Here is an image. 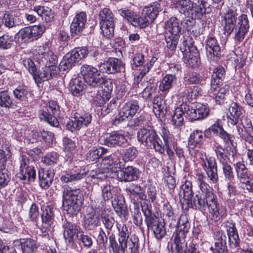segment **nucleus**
<instances>
[{"mask_svg": "<svg viewBox=\"0 0 253 253\" xmlns=\"http://www.w3.org/2000/svg\"><path fill=\"white\" fill-rule=\"evenodd\" d=\"M226 231L228 237L224 232L219 233L220 236L215 242L214 247H210V249L213 253H228L227 238L230 248H235L239 246L240 240L235 227L234 226L227 227Z\"/></svg>", "mask_w": 253, "mask_h": 253, "instance_id": "nucleus-1", "label": "nucleus"}, {"mask_svg": "<svg viewBox=\"0 0 253 253\" xmlns=\"http://www.w3.org/2000/svg\"><path fill=\"white\" fill-rule=\"evenodd\" d=\"M137 138L138 141L144 146L153 148L156 152L161 154L165 153V144H163L161 139L154 130L141 128L137 132Z\"/></svg>", "mask_w": 253, "mask_h": 253, "instance_id": "nucleus-2", "label": "nucleus"}, {"mask_svg": "<svg viewBox=\"0 0 253 253\" xmlns=\"http://www.w3.org/2000/svg\"><path fill=\"white\" fill-rule=\"evenodd\" d=\"M137 138L138 141L144 146L153 148L156 152L161 154L165 153V144H163L161 139L154 130L141 128L137 132Z\"/></svg>", "mask_w": 253, "mask_h": 253, "instance_id": "nucleus-3", "label": "nucleus"}, {"mask_svg": "<svg viewBox=\"0 0 253 253\" xmlns=\"http://www.w3.org/2000/svg\"><path fill=\"white\" fill-rule=\"evenodd\" d=\"M79 189H72L65 187L63 193V207L64 210L70 214H77L81 210L82 200L79 199Z\"/></svg>", "mask_w": 253, "mask_h": 253, "instance_id": "nucleus-4", "label": "nucleus"}, {"mask_svg": "<svg viewBox=\"0 0 253 253\" xmlns=\"http://www.w3.org/2000/svg\"><path fill=\"white\" fill-rule=\"evenodd\" d=\"M165 29L166 46L171 50H173L176 47L178 34L181 30L179 20L175 17H171L166 23Z\"/></svg>", "mask_w": 253, "mask_h": 253, "instance_id": "nucleus-5", "label": "nucleus"}, {"mask_svg": "<svg viewBox=\"0 0 253 253\" xmlns=\"http://www.w3.org/2000/svg\"><path fill=\"white\" fill-rule=\"evenodd\" d=\"M81 74L84 81L91 88L99 87L103 82V78L100 71L91 65H83L81 67Z\"/></svg>", "mask_w": 253, "mask_h": 253, "instance_id": "nucleus-6", "label": "nucleus"}, {"mask_svg": "<svg viewBox=\"0 0 253 253\" xmlns=\"http://www.w3.org/2000/svg\"><path fill=\"white\" fill-rule=\"evenodd\" d=\"M45 27L42 25H34L22 28L17 34L19 43H26L38 40L45 32Z\"/></svg>", "mask_w": 253, "mask_h": 253, "instance_id": "nucleus-7", "label": "nucleus"}, {"mask_svg": "<svg viewBox=\"0 0 253 253\" xmlns=\"http://www.w3.org/2000/svg\"><path fill=\"white\" fill-rule=\"evenodd\" d=\"M180 49L185 62L191 67H194L197 64L199 52L197 48L193 45L191 38L184 37L180 46Z\"/></svg>", "mask_w": 253, "mask_h": 253, "instance_id": "nucleus-8", "label": "nucleus"}, {"mask_svg": "<svg viewBox=\"0 0 253 253\" xmlns=\"http://www.w3.org/2000/svg\"><path fill=\"white\" fill-rule=\"evenodd\" d=\"M100 28L102 34L107 38L113 36L114 32L115 17L111 10L105 8L99 12Z\"/></svg>", "mask_w": 253, "mask_h": 253, "instance_id": "nucleus-9", "label": "nucleus"}, {"mask_svg": "<svg viewBox=\"0 0 253 253\" xmlns=\"http://www.w3.org/2000/svg\"><path fill=\"white\" fill-rule=\"evenodd\" d=\"M88 54V50L85 47H78L67 53L60 63V69L65 71L74 66L76 63L84 58Z\"/></svg>", "mask_w": 253, "mask_h": 253, "instance_id": "nucleus-10", "label": "nucleus"}, {"mask_svg": "<svg viewBox=\"0 0 253 253\" xmlns=\"http://www.w3.org/2000/svg\"><path fill=\"white\" fill-rule=\"evenodd\" d=\"M216 195L212 190H205L204 192L199 191L196 192L195 197L192 199V206L194 205L196 209L201 211H205L208 208L209 203L214 199Z\"/></svg>", "mask_w": 253, "mask_h": 253, "instance_id": "nucleus-11", "label": "nucleus"}, {"mask_svg": "<svg viewBox=\"0 0 253 253\" xmlns=\"http://www.w3.org/2000/svg\"><path fill=\"white\" fill-rule=\"evenodd\" d=\"M59 107L54 101H50L46 106L45 110L41 111V119L43 118L51 126L57 127L59 122L56 116L59 114Z\"/></svg>", "mask_w": 253, "mask_h": 253, "instance_id": "nucleus-12", "label": "nucleus"}, {"mask_svg": "<svg viewBox=\"0 0 253 253\" xmlns=\"http://www.w3.org/2000/svg\"><path fill=\"white\" fill-rule=\"evenodd\" d=\"M100 70L108 74L124 72L125 71V64L120 59L111 57L105 63L101 64Z\"/></svg>", "mask_w": 253, "mask_h": 253, "instance_id": "nucleus-13", "label": "nucleus"}, {"mask_svg": "<svg viewBox=\"0 0 253 253\" xmlns=\"http://www.w3.org/2000/svg\"><path fill=\"white\" fill-rule=\"evenodd\" d=\"M92 117L89 114L82 116L77 115L67 122L66 128L71 131L78 130L82 127L87 126L90 123Z\"/></svg>", "mask_w": 253, "mask_h": 253, "instance_id": "nucleus-14", "label": "nucleus"}, {"mask_svg": "<svg viewBox=\"0 0 253 253\" xmlns=\"http://www.w3.org/2000/svg\"><path fill=\"white\" fill-rule=\"evenodd\" d=\"M101 85V90L98 92L94 98V101L96 105L101 106L104 105L106 101H108L111 96L113 90V84L111 80H104Z\"/></svg>", "mask_w": 253, "mask_h": 253, "instance_id": "nucleus-15", "label": "nucleus"}, {"mask_svg": "<svg viewBox=\"0 0 253 253\" xmlns=\"http://www.w3.org/2000/svg\"><path fill=\"white\" fill-rule=\"evenodd\" d=\"M63 236L66 244L68 246L73 245L82 232L79 226L76 224L66 222L63 224Z\"/></svg>", "mask_w": 253, "mask_h": 253, "instance_id": "nucleus-16", "label": "nucleus"}, {"mask_svg": "<svg viewBox=\"0 0 253 253\" xmlns=\"http://www.w3.org/2000/svg\"><path fill=\"white\" fill-rule=\"evenodd\" d=\"M126 142L127 138L125 132L122 130L112 132L111 133L106 134L104 137V144L108 147L121 146L125 144Z\"/></svg>", "mask_w": 253, "mask_h": 253, "instance_id": "nucleus-17", "label": "nucleus"}, {"mask_svg": "<svg viewBox=\"0 0 253 253\" xmlns=\"http://www.w3.org/2000/svg\"><path fill=\"white\" fill-rule=\"evenodd\" d=\"M117 178L121 182H131L139 177V170L132 167L127 166L117 172Z\"/></svg>", "mask_w": 253, "mask_h": 253, "instance_id": "nucleus-18", "label": "nucleus"}, {"mask_svg": "<svg viewBox=\"0 0 253 253\" xmlns=\"http://www.w3.org/2000/svg\"><path fill=\"white\" fill-rule=\"evenodd\" d=\"M250 26L247 16L242 14L238 18V22L235 29V40L238 42H242L248 32Z\"/></svg>", "mask_w": 253, "mask_h": 253, "instance_id": "nucleus-19", "label": "nucleus"}, {"mask_svg": "<svg viewBox=\"0 0 253 253\" xmlns=\"http://www.w3.org/2000/svg\"><path fill=\"white\" fill-rule=\"evenodd\" d=\"M219 85H211L210 94L215 98L216 103L220 105L224 103L226 96L229 91V86L225 84L219 88Z\"/></svg>", "mask_w": 253, "mask_h": 253, "instance_id": "nucleus-20", "label": "nucleus"}, {"mask_svg": "<svg viewBox=\"0 0 253 253\" xmlns=\"http://www.w3.org/2000/svg\"><path fill=\"white\" fill-rule=\"evenodd\" d=\"M188 232L177 229L173 233L174 247L173 251L174 253H182L185 247H186L185 238Z\"/></svg>", "mask_w": 253, "mask_h": 253, "instance_id": "nucleus-21", "label": "nucleus"}, {"mask_svg": "<svg viewBox=\"0 0 253 253\" xmlns=\"http://www.w3.org/2000/svg\"><path fill=\"white\" fill-rule=\"evenodd\" d=\"M218 135L226 145V150L228 155L231 156L234 161L237 155V150L236 146L233 143V136L228 134L224 129L219 132Z\"/></svg>", "mask_w": 253, "mask_h": 253, "instance_id": "nucleus-22", "label": "nucleus"}, {"mask_svg": "<svg viewBox=\"0 0 253 253\" xmlns=\"http://www.w3.org/2000/svg\"><path fill=\"white\" fill-rule=\"evenodd\" d=\"M228 110L231 115L228 117V125L233 126L236 125L238 123L240 117L244 112V110L236 102L231 103Z\"/></svg>", "mask_w": 253, "mask_h": 253, "instance_id": "nucleus-23", "label": "nucleus"}, {"mask_svg": "<svg viewBox=\"0 0 253 253\" xmlns=\"http://www.w3.org/2000/svg\"><path fill=\"white\" fill-rule=\"evenodd\" d=\"M86 21V15L84 12H81L74 17L70 26L72 34L77 35L82 32L84 28Z\"/></svg>", "mask_w": 253, "mask_h": 253, "instance_id": "nucleus-24", "label": "nucleus"}, {"mask_svg": "<svg viewBox=\"0 0 253 253\" xmlns=\"http://www.w3.org/2000/svg\"><path fill=\"white\" fill-rule=\"evenodd\" d=\"M186 109L188 108V104L182 103L178 107L175 108L174 113L172 118V124L176 127H179L184 124L183 116H186Z\"/></svg>", "mask_w": 253, "mask_h": 253, "instance_id": "nucleus-25", "label": "nucleus"}, {"mask_svg": "<svg viewBox=\"0 0 253 253\" xmlns=\"http://www.w3.org/2000/svg\"><path fill=\"white\" fill-rule=\"evenodd\" d=\"M237 13L232 9L227 10L224 15V26L223 27L225 33L230 34L235 26Z\"/></svg>", "mask_w": 253, "mask_h": 253, "instance_id": "nucleus-26", "label": "nucleus"}, {"mask_svg": "<svg viewBox=\"0 0 253 253\" xmlns=\"http://www.w3.org/2000/svg\"><path fill=\"white\" fill-rule=\"evenodd\" d=\"M54 175V173L53 169L39 170V177L40 186L45 189L49 187L53 182Z\"/></svg>", "mask_w": 253, "mask_h": 253, "instance_id": "nucleus-27", "label": "nucleus"}, {"mask_svg": "<svg viewBox=\"0 0 253 253\" xmlns=\"http://www.w3.org/2000/svg\"><path fill=\"white\" fill-rule=\"evenodd\" d=\"M206 42V49L207 56L211 59L215 56L218 57L221 51L216 39L214 37H209Z\"/></svg>", "mask_w": 253, "mask_h": 253, "instance_id": "nucleus-28", "label": "nucleus"}, {"mask_svg": "<svg viewBox=\"0 0 253 253\" xmlns=\"http://www.w3.org/2000/svg\"><path fill=\"white\" fill-rule=\"evenodd\" d=\"M148 228H151L158 239H162L166 234V229L164 223L159 221L157 218L149 220L147 224Z\"/></svg>", "mask_w": 253, "mask_h": 253, "instance_id": "nucleus-29", "label": "nucleus"}, {"mask_svg": "<svg viewBox=\"0 0 253 253\" xmlns=\"http://www.w3.org/2000/svg\"><path fill=\"white\" fill-rule=\"evenodd\" d=\"M96 212V210H92L90 212L85 215L84 226L87 230H93L100 225V221L98 218L100 216L99 211H97V213Z\"/></svg>", "mask_w": 253, "mask_h": 253, "instance_id": "nucleus-30", "label": "nucleus"}, {"mask_svg": "<svg viewBox=\"0 0 253 253\" xmlns=\"http://www.w3.org/2000/svg\"><path fill=\"white\" fill-rule=\"evenodd\" d=\"M192 187V182L186 180L181 186V191L179 194L180 197L183 196L184 201L189 207H192V198H193Z\"/></svg>", "mask_w": 253, "mask_h": 253, "instance_id": "nucleus-31", "label": "nucleus"}, {"mask_svg": "<svg viewBox=\"0 0 253 253\" xmlns=\"http://www.w3.org/2000/svg\"><path fill=\"white\" fill-rule=\"evenodd\" d=\"M21 24V22L19 20V18L11 11H6L3 15L2 18H0V27L4 25L6 27L12 28Z\"/></svg>", "mask_w": 253, "mask_h": 253, "instance_id": "nucleus-32", "label": "nucleus"}, {"mask_svg": "<svg viewBox=\"0 0 253 253\" xmlns=\"http://www.w3.org/2000/svg\"><path fill=\"white\" fill-rule=\"evenodd\" d=\"M234 167L240 182L245 184L251 180L248 169L243 162H238L234 164Z\"/></svg>", "mask_w": 253, "mask_h": 253, "instance_id": "nucleus-33", "label": "nucleus"}, {"mask_svg": "<svg viewBox=\"0 0 253 253\" xmlns=\"http://www.w3.org/2000/svg\"><path fill=\"white\" fill-rule=\"evenodd\" d=\"M139 106L136 100L131 99L127 101L121 109L122 113L128 118H132L138 111Z\"/></svg>", "mask_w": 253, "mask_h": 253, "instance_id": "nucleus-34", "label": "nucleus"}, {"mask_svg": "<svg viewBox=\"0 0 253 253\" xmlns=\"http://www.w3.org/2000/svg\"><path fill=\"white\" fill-rule=\"evenodd\" d=\"M174 7L181 14L190 16L193 1L191 0H173Z\"/></svg>", "mask_w": 253, "mask_h": 253, "instance_id": "nucleus-35", "label": "nucleus"}, {"mask_svg": "<svg viewBox=\"0 0 253 253\" xmlns=\"http://www.w3.org/2000/svg\"><path fill=\"white\" fill-rule=\"evenodd\" d=\"M20 245L23 253H36L38 245L36 241L31 239H20Z\"/></svg>", "mask_w": 253, "mask_h": 253, "instance_id": "nucleus-36", "label": "nucleus"}, {"mask_svg": "<svg viewBox=\"0 0 253 253\" xmlns=\"http://www.w3.org/2000/svg\"><path fill=\"white\" fill-rule=\"evenodd\" d=\"M209 212L212 215V216L216 219H219L223 216L226 213V210L224 207L220 206L216 201V197L209 203L208 207Z\"/></svg>", "mask_w": 253, "mask_h": 253, "instance_id": "nucleus-37", "label": "nucleus"}, {"mask_svg": "<svg viewBox=\"0 0 253 253\" xmlns=\"http://www.w3.org/2000/svg\"><path fill=\"white\" fill-rule=\"evenodd\" d=\"M84 86V79L81 77L76 78L70 83V90L73 95L78 96L82 94Z\"/></svg>", "mask_w": 253, "mask_h": 253, "instance_id": "nucleus-38", "label": "nucleus"}, {"mask_svg": "<svg viewBox=\"0 0 253 253\" xmlns=\"http://www.w3.org/2000/svg\"><path fill=\"white\" fill-rule=\"evenodd\" d=\"M177 78L172 74H167L161 81L159 87L163 92H168L173 85L176 83Z\"/></svg>", "mask_w": 253, "mask_h": 253, "instance_id": "nucleus-39", "label": "nucleus"}, {"mask_svg": "<svg viewBox=\"0 0 253 253\" xmlns=\"http://www.w3.org/2000/svg\"><path fill=\"white\" fill-rule=\"evenodd\" d=\"M109 247L112 249L113 253H125L127 243L121 241H118L117 242L114 234L109 236Z\"/></svg>", "mask_w": 253, "mask_h": 253, "instance_id": "nucleus-40", "label": "nucleus"}, {"mask_svg": "<svg viewBox=\"0 0 253 253\" xmlns=\"http://www.w3.org/2000/svg\"><path fill=\"white\" fill-rule=\"evenodd\" d=\"M85 175L86 173L81 171L76 173L70 171H66L61 175L60 180L62 182L64 183L75 182L84 178Z\"/></svg>", "mask_w": 253, "mask_h": 253, "instance_id": "nucleus-41", "label": "nucleus"}, {"mask_svg": "<svg viewBox=\"0 0 253 253\" xmlns=\"http://www.w3.org/2000/svg\"><path fill=\"white\" fill-rule=\"evenodd\" d=\"M203 138V132L202 130L196 129L190 135L188 140V145L190 148L195 147L200 148L202 146V142Z\"/></svg>", "mask_w": 253, "mask_h": 253, "instance_id": "nucleus-42", "label": "nucleus"}, {"mask_svg": "<svg viewBox=\"0 0 253 253\" xmlns=\"http://www.w3.org/2000/svg\"><path fill=\"white\" fill-rule=\"evenodd\" d=\"M42 223L43 228H48L53 221V212L52 208L49 206H46L42 208Z\"/></svg>", "mask_w": 253, "mask_h": 253, "instance_id": "nucleus-43", "label": "nucleus"}, {"mask_svg": "<svg viewBox=\"0 0 253 253\" xmlns=\"http://www.w3.org/2000/svg\"><path fill=\"white\" fill-rule=\"evenodd\" d=\"M149 83L147 82H143L138 84V87L142 90L143 96L144 98L148 99L152 97L156 90L157 89V84L156 83Z\"/></svg>", "mask_w": 253, "mask_h": 253, "instance_id": "nucleus-44", "label": "nucleus"}, {"mask_svg": "<svg viewBox=\"0 0 253 253\" xmlns=\"http://www.w3.org/2000/svg\"><path fill=\"white\" fill-rule=\"evenodd\" d=\"M52 59L51 64L46 63L45 67H43L44 72H45L46 74V79L53 78L59 73L60 70H61L60 69V66L59 67L57 66V60L54 57L52 58Z\"/></svg>", "mask_w": 253, "mask_h": 253, "instance_id": "nucleus-45", "label": "nucleus"}, {"mask_svg": "<svg viewBox=\"0 0 253 253\" xmlns=\"http://www.w3.org/2000/svg\"><path fill=\"white\" fill-rule=\"evenodd\" d=\"M145 15L151 23L157 16L159 12L161 10L160 4L158 2H154L149 6L145 8Z\"/></svg>", "mask_w": 253, "mask_h": 253, "instance_id": "nucleus-46", "label": "nucleus"}, {"mask_svg": "<svg viewBox=\"0 0 253 253\" xmlns=\"http://www.w3.org/2000/svg\"><path fill=\"white\" fill-rule=\"evenodd\" d=\"M14 104L10 93L7 90L0 91V107L9 109L13 108Z\"/></svg>", "mask_w": 253, "mask_h": 253, "instance_id": "nucleus-47", "label": "nucleus"}, {"mask_svg": "<svg viewBox=\"0 0 253 253\" xmlns=\"http://www.w3.org/2000/svg\"><path fill=\"white\" fill-rule=\"evenodd\" d=\"M200 164L204 170L211 169H217V165L215 159L212 157H207L205 154H201Z\"/></svg>", "mask_w": 253, "mask_h": 253, "instance_id": "nucleus-48", "label": "nucleus"}, {"mask_svg": "<svg viewBox=\"0 0 253 253\" xmlns=\"http://www.w3.org/2000/svg\"><path fill=\"white\" fill-rule=\"evenodd\" d=\"M225 71L222 66L217 67L213 71L211 82V85H219L225 77Z\"/></svg>", "mask_w": 253, "mask_h": 253, "instance_id": "nucleus-49", "label": "nucleus"}, {"mask_svg": "<svg viewBox=\"0 0 253 253\" xmlns=\"http://www.w3.org/2000/svg\"><path fill=\"white\" fill-rule=\"evenodd\" d=\"M99 215L102 223L109 233L115 224L114 218L108 214L106 211L104 210H99Z\"/></svg>", "mask_w": 253, "mask_h": 253, "instance_id": "nucleus-50", "label": "nucleus"}, {"mask_svg": "<svg viewBox=\"0 0 253 253\" xmlns=\"http://www.w3.org/2000/svg\"><path fill=\"white\" fill-rule=\"evenodd\" d=\"M126 190L131 195L138 196L140 200H146V195L144 193L143 190L140 186L137 184L134 183L129 184L127 186Z\"/></svg>", "mask_w": 253, "mask_h": 253, "instance_id": "nucleus-51", "label": "nucleus"}, {"mask_svg": "<svg viewBox=\"0 0 253 253\" xmlns=\"http://www.w3.org/2000/svg\"><path fill=\"white\" fill-rule=\"evenodd\" d=\"M162 136L163 138L164 143H165V150H166L167 155L170 159H172L174 152L169 147V142L172 140V135L168 130L163 128L162 130Z\"/></svg>", "mask_w": 253, "mask_h": 253, "instance_id": "nucleus-52", "label": "nucleus"}, {"mask_svg": "<svg viewBox=\"0 0 253 253\" xmlns=\"http://www.w3.org/2000/svg\"><path fill=\"white\" fill-rule=\"evenodd\" d=\"M246 122H242V126L245 129V134L243 138L250 143H253V127L251 121L247 119H245Z\"/></svg>", "mask_w": 253, "mask_h": 253, "instance_id": "nucleus-53", "label": "nucleus"}, {"mask_svg": "<svg viewBox=\"0 0 253 253\" xmlns=\"http://www.w3.org/2000/svg\"><path fill=\"white\" fill-rule=\"evenodd\" d=\"M36 170L33 167L20 170L19 177L23 180L27 181H34L36 178Z\"/></svg>", "mask_w": 253, "mask_h": 253, "instance_id": "nucleus-54", "label": "nucleus"}, {"mask_svg": "<svg viewBox=\"0 0 253 253\" xmlns=\"http://www.w3.org/2000/svg\"><path fill=\"white\" fill-rule=\"evenodd\" d=\"M106 153V149L99 147H93L86 154L87 159L89 161H94Z\"/></svg>", "mask_w": 253, "mask_h": 253, "instance_id": "nucleus-55", "label": "nucleus"}, {"mask_svg": "<svg viewBox=\"0 0 253 253\" xmlns=\"http://www.w3.org/2000/svg\"><path fill=\"white\" fill-rule=\"evenodd\" d=\"M204 4L205 2L197 4L193 2V7L191 8L190 16L192 18H201L203 14L205 13Z\"/></svg>", "mask_w": 253, "mask_h": 253, "instance_id": "nucleus-56", "label": "nucleus"}, {"mask_svg": "<svg viewBox=\"0 0 253 253\" xmlns=\"http://www.w3.org/2000/svg\"><path fill=\"white\" fill-rule=\"evenodd\" d=\"M173 226H177V229L188 231L190 227V223L188 221L187 216L186 214H182L178 221H176V223Z\"/></svg>", "mask_w": 253, "mask_h": 253, "instance_id": "nucleus-57", "label": "nucleus"}, {"mask_svg": "<svg viewBox=\"0 0 253 253\" xmlns=\"http://www.w3.org/2000/svg\"><path fill=\"white\" fill-rule=\"evenodd\" d=\"M164 214L168 217L170 225H175L177 219L176 215L173 212L171 206L169 204H165L164 206Z\"/></svg>", "mask_w": 253, "mask_h": 253, "instance_id": "nucleus-58", "label": "nucleus"}, {"mask_svg": "<svg viewBox=\"0 0 253 253\" xmlns=\"http://www.w3.org/2000/svg\"><path fill=\"white\" fill-rule=\"evenodd\" d=\"M14 97L19 100H24L30 95V92L25 86H19L13 90Z\"/></svg>", "mask_w": 253, "mask_h": 253, "instance_id": "nucleus-59", "label": "nucleus"}, {"mask_svg": "<svg viewBox=\"0 0 253 253\" xmlns=\"http://www.w3.org/2000/svg\"><path fill=\"white\" fill-rule=\"evenodd\" d=\"M185 81L188 84H203L205 79L199 74L194 72L185 77Z\"/></svg>", "mask_w": 253, "mask_h": 253, "instance_id": "nucleus-60", "label": "nucleus"}, {"mask_svg": "<svg viewBox=\"0 0 253 253\" xmlns=\"http://www.w3.org/2000/svg\"><path fill=\"white\" fill-rule=\"evenodd\" d=\"M63 142L64 150L66 153V156L70 157L71 155L75 151V143L72 140L68 138H64Z\"/></svg>", "mask_w": 253, "mask_h": 253, "instance_id": "nucleus-61", "label": "nucleus"}, {"mask_svg": "<svg viewBox=\"0 0 253 253\" xmlns=\"http://www.w3.org/2000/svg\"><path fill=\"white\" fill-rule=\"evenodd\" d=\"M151 22L145 14L142 16H139L135 14L132 25L134 27L143 28L146 27Z\"/></svg>", "mask_w": 253, "mask_h": 253, "instance_id": "nucleus-62", "label": "nucleus"}, {"mask_svg": "<svg viewBox=\"0 0 253 253\" xmlns=\"http://www.w3.org/2000/svg\"><path fill=\"white\" fill-rule=\"evenodd\" d=\"M131 213L133 216V222L137 226H140L142 224V217L140 209L137 204H134L132 209H131Z\"/></svg>", "mask_w": 253, "mask_h": 253, "instance_id": "nucleus-63", "label": "nucleus"}, {"mask_svg": "<svg viewBox=\"0 0 253 253\" xmlns=\"http://www.w3.org/2000/svg\"><path fill=\"white\" fill-rule=\"evenodd\" d=\"M222 165L223 173L225 179L231 180L234 179V175L231 166L226 161L220 163Z\"/></svg>", "mask_w": 253, "mask_h": 253, "instance_id": "nucleus-64", "label": "nucleus"}]
</instances>
